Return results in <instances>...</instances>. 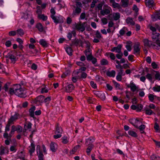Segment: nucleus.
I'll return each mask as SVG.
<instances>
[{
  "instance_id": "obj_1",
  "label": "nucleus",
  "mask_w": 160,
  "mask_h": 160,
  "mask_svg": "<svg viewBox=\"0 0 160 160\" xmlns=\"http://www.w3.org/2000/svg\"><path fill=\"white\" fill-rule=\"evenodd\" d=\"M87 25V22H84L82 23L80 22L79 23L75 24V28L76 29L79 31L80 32H82L85 29V27Z\"/></svg>"
},
{
  "instance_id": "obj_2",
  "label": "nucleus",
  "mask_w": 160,
  "mask_h": 160,
  "mask_svg": "<svg viewBox=\"0 0 160 160\" xmlns=\"http://www.w3.org/2000/svg\"><path fill=\"white\" fill-rule=\"evenodd\" d=\"M143 42L145 46L150 47H152L153 48L158 49V47L156 46L154 43L152 42L151 41H149L147 39H144L143 40Z\"/></svg>"
},
{
  "instance_id": "obj_3",
  "label": "nucleus",
  "mask_w": 160,
  "mask_h": 160,
  "mask_svg": "<svg viewBox=\"0 0 160 160\" xmlns=\"http://www.w3.org/2000/svg\"><path fill=\"white\" fill-rule=\"evenodd\" d=\"M15 94L21 98H24L26 97V91L22 87L15 92Z\"/></svg>"
},
{
  "instance_id": "obj_4",
  "label": "nucleus",
  "mask_w": 160,
  "mask_h": 160,
  "mask_svg": "<svg viewBox=\"0 0 160 160\" xmlns=\"http://www.w3.org/2000/svg\"><path fill=\"white\" fill-rule=\"evenodd\" d=\"M120 17V15L118 12L113 13L110 14L108 16L109 20L117 21L119 19Z\"/></svg>"
},
{
  "instance_id": "obj_5",
  "label": "nucleus",
  "mask_w": 160,
  "mask_h": 160,
  "mask_svg": "<svg viewBox=\"0 0 160 160\" xmlns=\"http://www.w3.org/2000/svg\"><path fill=\"white\" fill-rule=\"evenodd\" d=\"M15 131H17L18 133H20L22 132V128L21 126L18 125L17 127L14 125L12 126V129L11 131V134H13Z\"/></svg>"
},
{
  "instance_id": "obj_6",
  "label": "nucleus",
  "mask_w": 160,
  "mask_h": 160,
  "mask_svg": "<svg viewBox=\"0 0 160 160\" xmlns=\"http://www.w3.org/2000/svg\"><path fill=\"white\" fill-rule=\"evenodd\" d=\"M44 100V97L42 95H40L37 97L33 101V103L39 104L42 103Z\"/></svg>"
},
{
  "instance_id": "obj_7",
  "label": "nucleus",
  "mask_w": 160,
  "mask_h": 160,
  "mask_svg": "<svg viewBox=\"0 0 160 160\" xmlns=\"http://www.w3.org/2000/svg\"><path fill=\"white\" fill-rule=\"evenodd\" d=\"M74 9L73 10V12L71 15V16L72 17H74L76 15H78L81 12V8L79 7H75V6H73Z\"/></svg>"
},
{
  "instance_id": "obj_8",
  "label": "nucleus",
  "mask_w": 160,
  "mask_h": 160,
  "mask_svg": "<svg viewBox=\"0 0 160 160\" xmlns=\"http://www.w3.org/2000/svg\"><path fill=\"white\" fill-rule=\"evenodd\" d=\"M94 94L97 97L100 98L102 100H104L106 99V96L104 93L100 91H95L94 92Z\"/></svg>"
},
{
  "instance_id": "obj_9",
  "label": "nucleus",
  "mask_w": 160,
  "mask_h": 160,
  "mask_svg": "<svg viewBox=\"0 0 160 160\" xmlns=\"http://www.w3.org/2000/svg\"><path fill=\"white\" fill-rule=\"evenodd\" d=\"M0 154L1 155L8 153V148L7 146H1L0 148Z\"/></svg>"
},
{
  "instance_id": "obj_10",
  "label": "nucleus",
  "mask_w": 160,
  "mask_h": 160,
  "mask_svg": "<svg viewBox=\"0 0 160 160\" xmlns=\"http://www.w3.org/2000/svg\"><path fill=\"white\" fill-rule=\"evenodd\" d=\"M62 87L65 88V91L67 92H71L74 88V87L72 84H69L64 87L63 84Z\"/></svg>"
},
{
  "instance_id": "obj_11",
  "label": "nucleus",
  "mask_w": 160,
  "mask_h": 160,
  "mask_svg": "<svg viewBox=\"0 0 160 160\" xmlns=\"http://www.w3.org/2000/svg\"><path fill=\"white\" fill-rule=\"evenodd\" d=\"M134 54H139L141 48L140 47L139 44L138 43L135 44L133 46Z\"/></svg>"
},
{
  "instance_id": "obj_12",
  "label": "nucleus",
  "mask_w": 160,
  "mask_h": 160,
  "mask_svg": "<svg viewBox=\"0 0 160 160\" xmlns=\"http://www.w3.org/2000/svg\"><path fill=\"white\" fill-rule=\"evenodd\" d=\"M122 47L121 44H119L117 47L113 48L111 50V51L120 53L121 52V49Z\"/></svg>"
},
{
  "instance_id": "obj_13",
  "label": "nucleus",
  "mask_w": 160,
  "mask_h": 160,
  "mask_svg": "<svg viewBox=\"0 0 160 160\" xmlns=\"http://www.w3.org/2000/svg\"><path fill=\"white\" fill-rule=\"evenodd\" d=\"M51 17L53 20L54 22L56 24L63 22L62 19L60 20L58 17H57L54 15H51Z\"/></svg>"
},
{
  "instance_id": "obj_14",
  "label": "nucleus",
  "mask_w": 160,
  "mask_h": 160,
  "mask_svg": "<svg viewBox=\"0 0 160 160\" xmlns=\"http://www.w3.org/2000/svg\"><path fill=\"white\" fill-rule=\"evenodd\" d=\"M110 7H108L105 9H103V10H102L100 11V13L103 16L105 15H107L109 14L110 12Z\"/></svg>"
},
{
  "instance_id": "obj_15",
  "label": "nucleus",
  "mask_w": 160,
  "mask_h": 160,
  "mask_svg": "<svg viewBox=\"0 0 160 160\" xmlns=\"http://www.w3.org/2000/svg\"><path fill=\"white\" fill-rule=\"evenodd\" d=\"M127 86L128 88H130L132 92L135 91L137 89V87L133 82L127 85Z\"/></svg>"
},
{
  "instance_id": "obj_16",
  "label": "nucleus",
  "mask_w": 160,
  "mask_h": 160,
  "mask_svg": "<svg viewBox=\"0 0 160 160\" xmlns=\"http://www.w3.org/2000/svg\"><path fill=\"white\" fill-rule=\"evenodd\" d=\"M110 2L112 4V6L114 8H120V6L118 3H116L115 2V0H110Z\"/></svg>"
},
{
  "instance_id": "obj_17",
  "label": "nucleus",
  "mask_w": 160,
  "mask_h": 160,
  "mask_svg": "<svg viewBox=\"0 0 160 160\" xmlns=\"http://www.w3.org/2000/svg\"><path fill=\"white\" fill-rule=\"evenodd\" d=\"M18 119V116L17 114H15L12 116L8 120V122L12 124L13 123V122Z\"/></svg>"
},
{
  "instance_id": "obj_18",
  "label": "nucleus",
  "mask_w": 160,
  "mask_h": 160,
  "mask_svg": "<svg viewBox=\"0 0 160 160\" xmlns=\"http://www.w3.org/2000/svg\"><path fill=\"white\" fill-rule=\"evenodd\" d=\"M32 124L30 122H26L24 126V129L23 130V132H25L28 129L31 128L32 127Z\"/></svg>"
},
{
  "instance_id": "obj_19",
  "label": "nucleus",
  "mask_w": 160,
  "mask_h": 160,
  "mask_svg": "<svg viewBox=\"0 0 160 160\" xmlns=\"http://www.w3.org/2000/svg\"><path fill=\"white\" fill-rule=\"evenodd\" d=\"M50 148L52 152H55L57 149V145L55 143L52 142L50 145Z\"/></svg>"
},
{
  "instance_id": "obj_20",
  "label": "nucleus",
  "mask_w": 160,
  "mask_h": 160,
  "mask_svg": "<svg viewBox=\"0 0 160 160\" xmlns=\"http://www.w3.org/2000/svg\"><path fill=\"white\" fill-rule=\"evenodd\" d=\"M36 110L35 106L32 107L29 110L30 116L33 118L34 117V111Z\"/></svg>"
},
{
  "instance_id": "obj_21",
  "label": "nucleus",
  "mask_w": 160,
  "mask_h": 160,
  "mask_svg": "<svg viewBox=\"0 0 160 160\" xmlns=\"http://www.w3.org/2000/svg\"><path fill=\"white\" fill-rule=\"evenodd\" d=\"M126 22L127 24L132 26L134 25L135 24L132 18L130 17H128L126 19Z\"/></svg>"
},
{
  "instance_id": "obj_22",
  "label": "nucleus",
  "mask_w": 160,
  "mask_h": 160,
  "mask_svg": "<svg viewBox=\"0 0 160 160\" xmlns=\"http://www.w3.org/2000/svg\"><path fill=\"white\" fill-rule=\"evenodd\" d=\"M94 139L92 137H90L87 139L86 142V144L87 145H90L92 144V143L94 141Z\"/></svg>"
},
{
  "instance_id": "obj_23",
  "label": "nucleus",
  "mask_w": 160,
  "mask_h": 160,
  "mask_svg": "<svg viewBox=\"0 0 160 160\" xmlns=\"http://www.w3.org/2000/svg\"><path fill=\"white\" fill-rule=\"evenodd\" d=\"M28 150L31 155L34 152L35 150V146L32 143H31V146L29 147Z\"/></svg>"
},
{
  "instance_id": "obj_24",
  "label": "nucleus",
  "mask_w": 160,
  "mask_h": 160,
  "mask_svg": "<svg viewBox=\"0 0 160 160\" xmlns=\"http://www.w3.org/2000/svg\"><path fill=\"white\" fill-rule=\"evenodd\" d=\"M63 130L60 127H59L58 124H57L56 128L55 133H62Z\"/></svg>"
},
{
  "instance_id": "obj_25",
  "label": "nucleus",
  "mask_w": 160,
  "mask_h": 160,
  "mask_svg": "<svg viewBox=\"0 0 160 160\" xmlns=\"http://www.w3.org/2000/svg\"><path fill=\"white\" fill-rule=\"evenodd\" d=\"M39 43L44 47H47L48 46V44L44 39H42L40 40Z\"/></svg>"
},
{
  "instance_id": "obj_26",
  "label": "nucleus",
  "mask_w": 160,
  "mask_h": 160,
  "mask_svg": "<svg viewBox=\"0 0 160 160\" xmlns=\"http://www.w3.org/2000/svg\"><path fill=\"white\" fill-rule=\"evenodd\" d=\"M12 134H11V132L9 133V134L7 132H5L4 133L3 137L4 138H6L8 139H9L10 141H11V138L12 135Z\"/></svg>"
},
{
  "instance_id": "obj_27",
  "label": "nucleus",
  "mask_w": 160,
  "mask_h": 160,
  "mask_svg": "<svg viewBox=\"0 0 160 160\" xmlns=\"http://www.w3.org/2000/svg\"><path fill=\"white\" fill-rule=\"evenodd\" d=\"M8 57L11 59L12 63H15L16 61V58L14 55L11 54H8Z\"/></svg>"
},
{
  "instance_id": "obj_28",
  "label": "nucleus",
  "mask_w": 160,
  "mask_h": 160,
  "mask_svg": "<svg viewBox=\"0 0 160 160\" xmlns=\"http://www.w3.org/2000/svg\"><path fill=\"white\" fill-rule=\"evenodd\" d=\"M37 151L38 157V160H43V155L42 152L40 151L39 149L38 151V149H37Z\"/></svg>"
},
{
  "instance_id": "obj_29",
  "label": "nucleus",
  "mask_w": 160,
  "mask_h": 160,
  "mask_svg": "<svg viewBox=\"0 0 160 160\" xmlns=\"http://www.w3.org/2000/svg\"><path fill=\"white\" fill-rule=\"evenodd\" d=\"M87 146H88V147L87 148L86 152L88 155H89L91 151L94 147V145L93 144H90V145Z\"/></svg>"
},
{
  "instance_id": "obj_30",
  "label": "nucleus",
  "mask_w": 160,
  "mask_h": 160,
  "mask_svg": "<svg viewBox=\"0 0 160 160\" xmlns=\"http://www.w3.org/2000/svg\"><path fill=\"white\" fill-rule=\"evenodd\" d=\"M115 72L114 70H112L111 72H107V75L110 77H114L115 76Z\"/></svg>"
},
{
  "instance_id": "obj_31",
  "label": "nucleus",
  "mask_w": 160,
  "mask_h": 160,
  "mask_svg": "<svg viewBox=\"0 0 160 160\" xmlns=\"http://www.w3.org/2000/svg\"><path fill=\"white\" fill-rule=\"evenodd\" d=\"M36 28H37L39 31L42 32L43 31V28L41 23H38L36 25Z\"/></svg>"
},
{
  "instance_id": "obj_32",
  "label": "nucleus",
  "mask_w": 160,
  "mask_h": 160,
  "mask_svg": "<svg viewBox=\"0 0 160 160\" xmlns=\"http://www.w3.org/2000/svg\"><path fill=\"white\" fill-rule=\"evenodd\" d=\"M121 2L123 7L125 8L128 7L129 3L128 0H121Z\"/></svg>"
},
{
  "instance_id": "obj_33",
  "label": "nucleus",
  "mask_w": 160,
  "mask_h": 160,
  "mask_svg": "<svg viewBox=\"0 0 160 160\" xmlns=\"http://www.w3.org/2000/svg\"><path fill=\"white\" fill-rule=\"evenodd\" d=\"M145 128V126L144 125H141L139 127H138V128H137L139 129L141 133L145 134V132L144 131Z\"/></svg>"
},
{
  "instance_id": "obj_34",
  "label": "nucleus",
  "mask_w": 160,
  "mask_h": 160,
  "mask_svg": "<svg viewBox=\"0 0 160 160\" xmlns=\"http://www.w3.org/2000/svg\"><path fill=\"white\" fill-rule=\"evenodd\" d=\"M127 30V29L126 28L123 27L122 29L120 30L119 32L121 36H123Z\"/></svg>"
},
{
  "instance_id": "obj_35",
  "label": "nucleus",
  "mask_w": 160,
  "mask_h": 160,
  "mask_svg": "<svg viewBox=\"0 0 160 160\" xmlns=\"http://www.w3.org/2000/svg\"><path fill=\"white\" fill-rule=\"evenodd\" d=\"M128 134L129 135L133 137L136 138L138 136L137 133L135 132L132 130L128 131Z\"/></svg>"
},
{
  "instance_id": "obj_36",
  "label": "nucleus",
  "mask_w": 160,
  "mask_h": 160,
  "mask_svg": "<svg viewBox=\"0 0 160 160\" xmlns=\"http://www.w3.org/2000/svg\"><path fill=\"white\" fill-rule=\"evenodd\" d=\"M66 51L67 53L70 56L72 55V50L70 47H67L66 49Z\"/></svg>"
},
{
  "instance_id": "obj_37",
  "label": "nucleus",
  "mask_w": 160,
  "mask_h": 160,
  "mask_svg": "<svg viewBox=\"0 0 160 160\" xmlns=\"http://www.w3.org/2000/svg\"><path fill=\"white\" fill-rule=\"evenodd\" d=\"M79 43V40L78 39H75L72 41V43L71 44V46H73L74 45L77 46Z\"/></svg>"
},
{
  "instance_id": "obj_38",
  "label": "nucleus",
  "mask_w": 160,
  "mask_h": 160,
  "mask_svg": "<svg viewBox=\"0 0 160 160\" xmlns=\"http://www.w3.org/2000/svg\"><path fill=\"white\" fill-rule=\"evenodd\" d=\"M152 17L153 21H155L157 19L160 20V14L157 13L154 16H152Z\"/></svg>"
},
{
  "instance_id": "obj_39",
  "label": "nucleus",
  "mask_w": 160,
  "mask_h": 160,
  "mask_svg": "<svg viewBox=\"0 0 160 160\" xmlns=\"http://www.w3.org/2000/svg\"><path fill=\"white\" fill-rule=\"evenodd\" d=\"M153 3V0H146V5L148 7L152 6Z\"/></svg>"
},
{
  "instance_id": "obj_40",
  "label": "nucleus",
  "mask_w": 160,
  "mask_h": 160,
  "mask_svg": "<svg viewBox=\"0 0 160 160\" xmlns=\"http://www.w3.org/2000/svg\"><path fill=\"white\" fill-rule=\"evenodd\" d=\"M151 158L152 160H160V157L154 154L151 156Z\"/></svg>"
},
{
  "instance_id": "obj_41",
  "label": "nucleus",
  "mask_w": 160,
  "mask_h": 160,
  "mask_svg": "<svg viewBox=\"0 0 160 160\" xmlns=\"http://www.w3.org/2000/svg\"><path fill=\"white\" fill-rule=\"evenodd\" d=\"M38 18L40 19H42L43 21H46L47 19V17L44 16L43 14H38Z\"/></svg>"
},
{
  "instance_id": "obj_42",
  "label": "nucleus",
  "mask_w": 160,
  "mask_h": 160,
  "mask_svg": "<svg viewBox=\"0 0 160 160\" xmlns=\"http://www.w3.org/2000/svg\"><path fill=\"white\" fill-rule=\"evenodd\" d=\"M17 34L21 36H22L24 34L23 30L22 29H18L17 30Z\"/></svg>"
},
{
  "instance_id": "obj_43",
  "label": "nucleus",
  "mask_w": 160,
  "mask_h": 160,
  "mask_svg": "<svg viewBox=\"0 0 160 160\" xmlns=\"http://www.w3.org/2000/svg\"><path fill=\"white\" fill-rule=\"evenodd\" d=\"M18 158H19L22 160H27L25 159V156L23 154L22 152H21L18 156Z\"/></svg>"
},
{
  "instance_id": "obj_44",
  "label": "nucleus",
  "mask_w": 160,
  "mask_h": 160,
  "mask_svg": "<svg viewBox=\"0 0 160 160\" xmlns=\"http://www.w3.org/2000/svg\"><path fill=\"white\" fill-rule=\"evenodd\" d=\"M86 56L87 60L88 61H91L93 58L92 53H90V54L86 53Z\"/></svg>"
},
{
  "instance_id": "obj_45",
  "label": "nucleus",
  "mask_w": 160,
  "mask_h": 160,
  "mask_svg": "<svg viewBox=\"0 0 160 160\" xmlns=\"http://www.w3.org/2000/svg\"><path fill=\"white\" fill-rule=\"evenodd\" d=\"M62 142L64 144H67L68 142V137L64 136L62 138Z\"/></svg>"
},
{
  "instance_id": "obj_46",
  "label": "nucleus",
  "mask_w": 160,
  "mask_h": 160,
  "mask_svg": "<svg viewBox=\"0 0 160 160\" xmlns=\"http://www.w3.org/2000/svg\"><path fill=\"white\" fill-rule=\"evenodd\" d=\"M154 128L156 132H160V129L159 128V126L156 122L155 123Z\"/></svg>"
},
{
  "instance_id": "obj_47",
  "label": "nucleus",
  "mask_w": 160,
  "mask_h": 160,
  "mask_svg": "<svg viewBox=\"0 0 160 160\" xmlns=\"http://www.w3.org/2000/svg\"><path fill=\"white\" fill-rule=\"evenodd\" d=\"M95 36V37L96 38H98L99 39H101L102 38V35L100 34L98 30H97L96 31Z\"/></svg>"
},
{
  "instance_id": "obj_48",
  "label": "nucleus",
  "mask_w": 160,
  "mask_h": 160,
  "mask_svg": "<svg viewBox=\"0 0 160 160\" xmlns=\"http://www.w3.org/2000/svg\"><path fill=\"white\" fill-rule=\"evenodd\" d=\"M21 87V86L19 84H16L14 85L13 88L14 90L16 92L17 90L20 89Z\"/></svg>"
},
{
  "instance_id": "obj_49",
  "label": "nucleus",
  "mask_w": 160,
  "mask_h": 160,
  "mask_svg": "<svg viewBox=\"0 0 160 160\" xmlns=\"http://www.w3.org/2000/svg\"><path fill=\"white\" fill-rule=\"evenodd\" d=\"M10 151L11 152H16L17 150V148L16 146H11L10 147Z\"/></svg>"
},
{
  "instance_id": "obj_50",
  "label": "nucleus",
  "mask_w": 160,
  "mask_h": 160,
  "mask_svg": "<svg viewBox=\"0 0 160 160\" xmlns=\"http://www.w3.org/2000/svg\"><path fill=\"white\" fill-rule=\"evenodd\" d=\"M153 90L155 92H160V86L157 85L153 88Z\"/></svg>"
},
{
  "instance_id": "obj_51",
  "label": "nucleus",
  "mask_w": 160,
  "mask_h": 160,
  "mask_svg": "<svg viewBox=\"0 0 160 160\" xmlns=\"http://www.w3.org/2000/svg\"><path fill=\"white\" fill-rule=\"evenodd\" d=\"M155 72L156 73L155 75V78L159 81L160 80V74L158 72L156 71Z\"/></svg>"
},
{
  "instance_id": "obj_52",
  "label": "nucleus",
  "mask_w": 160,
  "mask_h": 160,
  "mask_svg": "<svg viewBox=\"0 0 160 160\" xmlns=\"http://www.w3.org/2000/svg\"><path fill=\"white\" fill-rule=\"evenodd\" d=\"M113 82L117 89H121L120 85L118 83L115 81H113Z\"/></svg>"
},
{
  "instance_id": "obj_53",
  "label": "nucleus",
  "mask_w": 160,
  "mask_h": 160,
  "mask_svg": "<svg viewBox=\"0 0 160 160\" xmlns=\"http://www.w3.org/2000/svg\"><path fill=\"white\" fill-rule=\"evenodd\" d=\"M159 34L157 33H153L152 38L154 39H156L158 37Z\"/></svg>"
},
{
  "instance_id": "obj_54",
  "label": "nucleus",
  "mask_w": 160,
  "mask_h": 160,
  "mask_svg": "<svg viewBox=\"0 0 160 160\" xmlns=\"http://www.w3.org/2000/svg\"><path fill=\"white\" fill-rule=\"evenodd\" d=\"M101 63L102 65H106L108 64V62L106 59H103L101 61Z\"/></svg>"
},
{
  "instance_id": "obj_55",
  "label": "nucleus",
  "mask_w": 160,
  "mask_h": 160,
  "mask_svg": "<svg viewBox=\"0 0 160 160\" xmlns=\"http://www.w3.org/2000/svg\"><path fill=\"white\" fill-rule=\"evenodd\" d=\"M8 34L9 36H14L16 34V32L15 31H12L9 32Z\"/></svg>"
},
{
  "instance_id": "obj_56",
  "label": "nucleus",
  "mask_w": 160,
  "mask_h": 160,
  "mask_svg": "<svg viewBox=\"0 0 160 160\" xmlns=\"http://www.w3.org/2000/svg\"><path fill=\"white\" fill-rule=\"evenodd\" d=\"M137 111L140 112L143 106L141 104H138L137 105Z\"/></svg>"
},
{
  "instance_id": "obj_57",
  "label": "nucleus",
  "mask_w": 160,
  "mask_h": 160,
  "mask_svg": "<svg viewBox=\"0 0 160 160\" xmlns=\"http://www.w3.org/2000/svg\"><path fill=\"white\" fill-rule=\"evenodd\" d=\"M156 97V96H154L152 94H150L148 95V98L149 100L151 102H152L154 99V97Z\"/></svg>"
},
{
  "instance_id": "obj_58",
  "label": "nucleus",
  "mask_w": 160,
  "mask_h": 160,
  "mask_svg": "<svg viewBox=\"0 0 160 160\" xmlns=\"http://www.w3.org/2000/svg\"><path fill=\"white\" fill-rule=\"evenodd\" d=\"M9 92L12 95L14 94H15V91L14 90L13 88H9Z\"/></svg>"
},
{
  "instance_id": "obj_59",
  "label": "nucleus",
  "mask_w": 160,
  "mask_h": 160,
  "mask_svg": "<svg viewBox=\"0 0 160 160\" xmlns=\"http://www.w3.org/2000/svg\"><path fill=\"white\" fill-rule=\"evenodd\" d=\"M149 27L150 29L153 32V33L155 32L156 31V28H157L155 27H153L152 26L149 25Z\"/></svg>"
},
{
  "instance_id": "obj_60",
  "label": "nucleus",
  "mask_w": 160,
  "mask_h": 160,
  "mask_svg": "<svg viewBox=\"0 0 160 160\" xmlns=\"http://www.w3.org/2000/svg\"><path fill=\"white\" fill-rule=\"evenodd\" d=\"M90 84L92 87L94 88H96L97 87L96 84L93 81H91Z\"/></svg>"
},
{
  "instance_id": "obj_61",
  "label": "nucleus",
  "mask_w": 160,
  "mask_h": 160,
  "mask_svg": "<svg viewBox=\"0 0 160 160\" xmlns=\"http://www.w3.org/2000/svg\"><path fill=\"white\" fill-rule=\"evenodd\" d=\"M81 76L82 78H85L87 77V74L85 72H81Z\"/></svg>"
},
{
  "instance_id": "obj_62",
  "label": "nucleus",
  "mask_w": 160,
  "mask_h": 160,
  "mask_svg": "<svg viewBox=\"0 0 160 160\" xmlns=\"http://www.w3.org/2000/svg\"><path fill=\"white\" fill-rule=\"evenodd\" d=\"M140 122H139V121H138L135 120L134 126L136 128H138V126L140 124Z\"/></svg>"
},
{
  "instance_id": "obj_63",
  "label": "nucleus",
  "mask_w": 160,
  "mask_h": 160,
  "mask_svg": "<svg viewBox=\"0 0 160 160\" xmlns=\"http://www.w3.org/2000/svg\"><path fill=\"white\" fill-rule=\"evenodd\" d=\"M37 10L36 12L38 14H40L42 13V10L40 8V6L37 7Z\"/></svg>"
},
{
  "instance_id": "obj_64",
  "label": "nucleus",
  "mask_w": 160,
  "mask_h": 160,
  "mask_svg": "<svg viewBox=\"0 0 160 160\" xmlns=\"http://www.w3.org/2000/svg\"><path fill=\"white\" fill-rule=\"evenodd\" d=\"M101 21L103 24H106L108 23L107 19L105 18H102L101 19Z\"/></svg>"
}]
</instances>
